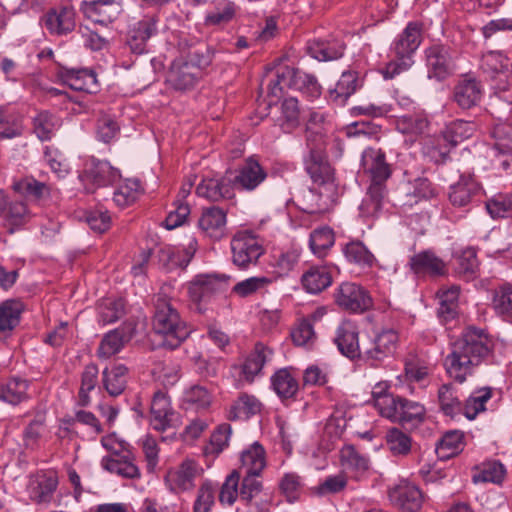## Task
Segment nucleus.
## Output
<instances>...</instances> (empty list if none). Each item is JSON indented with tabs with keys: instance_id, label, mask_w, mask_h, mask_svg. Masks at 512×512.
<instances>
[{
	"instance_id": "f257e3e1",
	"label": "nucleus",
	"mask_w": 512,
	"mask_h": 512,
	"mask_svg": "<svg viewBox=\"0 0 512 512\" xmlns=\"http://www.w3.org/2000/svg\"><path fill=\"white\" fill-rule=\"evenodd\" d=\"M493 349V340L484 329L468 326L450 345L444 359L446 373L456 382L464 383L477 367L488 361Z\"/></svg>"
},
{
	"instance_id": "f03ea898",
	"label": "nucleus",
	"mask_w": 512,
	"mask_h": 512,
	"mask_svg": "<svg viewBox=\"0 0 512 512\" xmlns=\"http://www.w3.org/2000/svg\"><path fill=\"white\" fill-rule=\"evenodd\" d=\"M180 55L171 63L167 72V84L178 91L194 87L201 77V71L211 62L213 53L204 44H188L186 40L179 42Z\"/></svg>"
},
{
	"instance_id": "7ed1b4c3",
	"label": "nucleus",
	"mask_w": 512,
	"mask_h": 512,
	"mask_svg": "<svg viewBox=\"0 0 512 512\" xmlns=\"http://www.w3.org/2000/svg\"><path fill=\"white\" fill-rule=\"evenodd\" d=\"M361 166L369 177L370 185L360 205L361 213L367 217L376 216L382 209L387 196L386 182L392 171L381 149L368 147L361 157Z\"/></svg>"
},
{
	"instance_id": "20e7f679",
	"label": "nucleus",
	"mask_w": 512,
	"mask_h": 512,
	"mask_svg": "<svg viewBox=\"0 0 512 512\" xmlns=\"http://www.w3.org/2000/svg\"><path fill=\"white\" fill-rule=\"evenodd\" d=\"M489 109L491 114L501 123L495 125L492 131L494 138V151L499 156L510 157L512 155V127L506 121L512 115V89L496 87V91L490 98ZM502 167L506 170L510 163L508 158L501 161Z\"/></svg>"
},
{
	"instance_id": "39448f33",
	"label": "nucleus",
	"mask_w": 512,
	"mask_h": 512,
	"mask_svg": "<svg viewBox=\"0 0 512 512\" xmlns=\"http://www.w3.org/2000/svg\"><path fill=\"white\" fill-rule=\"evenodd\" d=\"M153 331L162 337V346L175 349L189 336L190 330L170 299L159 296L155 302Z\"/></svg>"
},
{
	"instance_id": "423d86ee",
	"label": "nucleus",
	"mask_w": 512,
	"mask_h": 512,
	"mask_svg": "<svg viewBox=\"0 0 512 512\" xmlns=\"http://www.w3.org/2000/svg\"><path fill=\"white\" fill-rule=\"evenodd\" d=\"M423 24L412 21L395 38L392 50L398 61H391L386 67V75L390 78L407 70L413 63L411 56L415 53L422 42Z\"/></svg>"
},
{
	"instance_id": "0eeeda50",
	"label": "nucleus",
	"mask_w": 512,
	"mask_h": 512,
	"mask_svg": "<svg viewBox=\"0 0 512 512\" xmlns=\"http://www.w3.org/2000/svg\"><path fill=\"white\" fill-rule=\"evenodd\" d=\"M284 88L298 90L310 97L321 94V86L314 75L290 66H280L276 70L275 79L268 84V94L278 98Z\"/></svg>"
},
{
	"instance_id": "6e6552de",
	"label": "nucleus",
	"mask_w": 512,
	"mask_h": 512,
	"mask_svg": "<svg viewBox=\"0 0 512 512\" xmlns=\"http://www.w3.org/2000/svg\"><path fill=\"white\" fill-rule=\"evenodd\" d=\"M232 262L240 269L255 265L264 254L262 241L251 231H238L231 239Z\"/></svg>"
},
{
	"instance_id": "1a4fd4ad",
	"label": "nucleus",
	"mask_w": 512,
	"mask_h": 512,
	"mask_svg": "<svg viewBox=\"0 0 512 512\" xmlns=\"http://www.w3.org/2000/svg\"><path fill=\"white\" fill-rule=\"evenodd\" d=\"M224 282L215 275L201 274L195 276L188 284V294L195 309L204 313L208 304L224 288Z\"/></svg>"
},
{
	"instance_id": "9d476101",
	"label": "nucleus",
	"mask_w": 512,
	"mask_h": 512,
	"mask_svg": "<svg viewBox=\"0 0 512 512\" xmlns=\"http://www.w3.org/2000/svg\"><path fill=\"white\" fill-rule=\"evenodd\" d=\"M324 146L321 139L313 144L308 138L309 152L304 159L305 170L314 183L333 186L334 171L324 155Z\"/></svg>"
},
{
	"instance_id": "9b49d317",
	"label": "nucleus",
	"mask_w": 512,
	"mask_h": 512,
	"mask_svg": "<svg viewBox=\"0 0 512 512\" xmlns=\"http://www.w3.org/2000/svg\"><path fill=\"white\" fill-rule=\"evenodd\" d=\"M203 469L193 459L183 460L177 467L167 471L165 475V484L168 489L174 493L190 491L195 486V479L201 475Z\"/></svg>"
},
{
	"instance_id": "f8f14e48",
	"label": "nucleus",
	"mask_w": 512,
	"mask_h": 512,
	"mask_svg": "<svg viewBox=\"0 0 512 512\" xmlns=\"http://www.w3.org/2000/svg\"><path fill=\"white\" fill-rule=\"evenodd\" d=\"M398 343V334L394 329H383L373 338L362 341L363 358L382 361L392 355Z\"/></svg>"
},
{
	"instance_id": "ddd939ff",
	"label": "nucleus",
	"mask_w": 512,
	"mask_h": 512,
	"mask_svg": "<svg viewBox=\"0 0 512 512\" xmlns=\"http://www.w3.org/2000/svg\"><path fill=\"white\" fill-rule=\"evenodd\" d=\"M119 177L120 173L118 169L113 168L106 161L95 159L85 164V168L79 176L88 192H93L96 187L111 184Z\"/></svg>"
},
{
	"instance_id": "4468645a",
	"label": "nucleus",
	"mask_w": 512,
	"mask_h": 512,
	"mask_svg": "<svg viewBox=\"0 0 512 512\" xmlns=\"http://www.w3.org/2000/svg\"><path fill=\"white\" fill-rule=\"evenodd\" d=\"M335 301L341 308L351 312H364L372 306L368 292L352 282H344L338 287Z\"/></svg>"
},
{
	"instance_id": "2eb2a0df",
	"label": "nucleus",
	"mask_w": 512,
	"mask_h": 512,
	"mask_svg": "<svg viewBox=\"0 0 512 512\" xmlns=\"http://www.w3.org/2000/svg\"><path fill=\"white\" fill-rule=\"evenodd\" d=\"M59 485V476L54 470H41L30 476L27 491L31 500L38 504L50 503Z\"/></svg>"
},
{
	"instance_id": "dca6fc26",
	"label": "nucleus",
	"mask_w": 512,
	"mask_h": 512,
	"mask_svg": "<svg viewBox=\"0 0 512 512\" xmlns=\"http://www.w3.org/2000/svg\"><path fill=\"white\" fill-rule=\"evenodd\" d=\"M47 31L55 36L71 33L76 27V12L71 5H60L50 9L43 17Z\"/></svg>"
},
{
	"instance_id": "f3484780",
	"label": "nucleus",
	"mask_w": 512,
	"mask_h": 512,
	"mask_svg": "<svg viewBox=\"0 0 512 512\" xmlns=\"http://www.w3.org/2000/svg\"><path fill=\"white\" fill-rule=\"evenodd\" d=\"M428 77L438 81L446 79L453 72V61L449 49L443 45L435 44L425 51Z\"/></svg>"
},
{
	"instance_id": "a211bd4d",
	"label": "nucleus",
	"mask_w": 512,
	"mask_h": 512,
	"mask_svg": "<svg viewBox=\"0 0 512 512\" xmlns=\"http://www.w3.org/2000/svg\"><path fill=\"white\" fill-rule=\"evenodd\" d=\"M150 412V423L155 430L164 431L177 421V413L172 409L170 399L163 391L154 393Z\"/></svg>"
},
{
	"instance_id": "6ab92c4d",
	"label": "nucleus",
	"mask_w": 512,
	"mask_h": 512,
	"mask_svg": "<svg viewBox=\"0 0 512 512\" xmlns=\"http://www.w3.org/2000/svg\"><path fill=\"white\" fill-rule=\"evenodd\" d=\"M158 22L156 15H149L132 26L127 44L133 53L142 54L146 51L147 41L158 32Z\"/></svg>"
},
{
	"instance_id": "aec40b11",
	"label": "nucleus",
	"mask_w": 512,
	"mask_h": 512,
	"mask_svg": "<svg viewBox=\"0 0 512 512\" xmlns=\"http://www.w3.org/2000/svg\"><path fill=\"white\" fill-rule=\"evenodd\" d=\"M345 44L334 36L313 38L306 44L307 53L318 61H332L341 58L344 54Z\"/></svg>"
},
{
	"instance_id": "412c9836",
	"label": "nucleus",
	"mask_w": 512,
	"mask_h": 512,
	"mask_svg": "<svg viewBox=\"0 0 512 512\" xmlns=\"http://www.w3.org/2000/svg\"><path fill=\"white\" fill-rule=\"evenodd\" d=\"M391 503L407 512L418 511L423 503L422 492L408 482H401L389 491Z\"/></svg>"
},
{
	"instance_id": "4be33fe9",
	"label": "nucleus",
	"mask_w": 512,
	"mask_h": 512,
	"mask_svg": "<svg viewBox=\"0 0 512 512\" xmlns=\"http://www.w3.org/2000/svg\"><path fill=\"white\" fill-rule=\"evenodd\" d=\"M267 178L265 169L253 157H249L239 167L232 180L234 186L246 191L255 190Z\"/></svg>"
},
{
	"instance_id": "5701e85b",
	"label": "nucleus",
	"mask_w": 512,
	"mask_h": 512,
	"mask_svg": "<svg viewBox=\"0 0 512 512\" xmlns=\"http://www.w3.org/2000/svg\"><path fill=\"white\" fill-rule=\"evenodd\" d=\"M410 270L416 275L443 276L447 272L445 262L430 250L413 255L408 263Z\"/></svg>"
},
{
	"instance_id": "b1692460",
	"label": "nucleus",
	"mask_w": 512,
	"mask_h": 512,
	"mask_svg": "<svg viewBox=\"0 0 512 512\" xmlns=\"http://www.w3.org/2000/svg\"><path fill=\"white\" fill-rule=\"evenodd\" d=\"M83 13L91 21L107 25L114 21L120 13L118 0H94L85 2Z\"/></svg>"
},
{
	"instance_id": "393cba45",
	"label": "nucleus",
	"mask_w": 512,
	"mask_h": 512,
	"mask_svg": "<svg viewBox=\"0 0 512 512\" xmlns=\"http://www.w3.org/2000/svg\"><path fill=\"white\" fill-rule=\"evenodd\" d=\"M198 227L208 237L215 240L221 239L225 235V211L215 206L204 209L198 220Z\"/></svg>"
},
{
	"instance_id": "a878e982",
	"label": "nucleus",
	"mask_w": 512,
	"mask_h": 512,
	"mask_svg": "<svg viewBox=\"0 0 512 512\" xmlns=\"http://www.w3.org/2000/svg\"><path fill=\"white\" fill-rule=\"evenodd\" d=\"M196 193L210 201L230 199L234 195L233 183L232 180L225 177L205 178L198 184Z\"/></svg>"
},
{
	"instance_id": "bb28decb",
	"label": "nucleus",
	"mask_w": 512,
	"mask_h": 512,
	"mask_svg": "<svg viewBox=\"0 0 512 512\" xmlns=\"http://www.w3.org/2000/svg\"><path fill=\"white\" fill-rule=\"evenodd\" d=\"M335 343L346 357L350 359L363 357L362 342L359 343L357 329L352 323H344L337 329Z\"/></svg>"
},
{
	"instance_id": "cd10ccee",
	"label": "nucleus",
	"mask_w": 512,
	"mask_h": 512,
	"mask_svg": "<svg viewBox=\"0 0 512 512\" xmlns=\"http://www.w3.org/2000/svg\"><path fill=\"white\" fill-rule=\"evenodd\" d=\"M241 465L239 475L250 474L260 475L266 466V453L259 442H254L242 451L240 457Z\"/></svg>"
},
{
	"instance_id": "c85d7f7f",
	"label": "nucleus",
	"mask_w": 512,
	"mask_h": 512,
	"mask_svg": "<svg viewBox=\"0 0 512 512\" xmlns=\"http://www.w3.org/2000/svg\"><path fill=\"white\" fill-rule=\"evenodd\" d=\"M454 100L463 109L477 105L482 97V87L474 78H464L454 87Z\"/></svg>"
},
{
	"instance_id": "c756f323",
	"label": "nucleus",
	"mask_w": 512,
	"mask_h": 512,
	"mask_svg": "<svg viewBox=\"0 0 512 512\" xmlns=\"http://www.w3.org/2000/svg\"><path fill=\"white\" fill-rule=\"evenodd\" d=\"M131 338L132 331L124 327L106 333L97 349V356L101 359H109L120 352Z\"/></svg>"
},
{
	"instance_id": "7c9ffc66",
	"label": "nucleus",
	"mask_w": 512,
	"mask_h": 512,
	"mask_svg": "<svg viewBox=\"0 0 512 512\" xmlns=\"http://www.w3.org/2000/svg\"><path fill=\"white\" fill-rule=\"evenodd\" d=\"M101 463L105 470L121 477L134 479L140 476V471L128 450L119 453V456L104 457Z\"/></svg>"
},
{
	"instance_id": "2f4dec72",
	"label": "nucleus",
	"mask_w": 512,
	"mask_h": 512,
	"mask_svg": "<svg viewBox=\"0 0 512 512\" xmlns=\"http://www.w3.org/2000/svg\"><path fill=\"white\" fill-rule=\"evenodd\" d=\"M64 84L75 91L94 93L98 89L95 73L88 69H67L62 74Z\"/></svg>"
},
{
	"instance_id": "473e14b6",
	"label": "nucleus",
	"mask_w": 512,
	"mask_h": 512,
	"mask_svg": "<svg viewBox=\"0 0 512 512\" xmlns=\"http://www.w3.org/2000/svg\"><path fill=\"white\" fill-rule=\"evenodd\" d=\"M459 294L460 287L457 285H453L447 289H441L438 292L439 307L437 309V315L441 322L448 323L458 316Z\"/></svg>"
},
{
	"instance_id": "72a5a7b5",
	"label": "nucleus",
	"mask_w": 512,
	"mask_h": 512,
	"mask_svg": "<svg viewBox=\"0 0 512 512\" xmlns=\"http://www.w3.org/2000/svg\"><path fill=\"white\" fill-rule=\"evenodd\" d=\"M128 369L123 364L106 367L102 372V386L112 397L122 394L127 385Z\"/></svg>"
},
{
	"instance_id": "f704fd0d",
	"label": "nucleus",
	"mask_w": 512,
	"mask_h": 512,
	"mask_svg": "<svg viewBox=\"0 0 512 512\" xmlns=\"http://www.w3.org/2000/svg\"><path fill=\"white\" fill-rule=\"evenodd\" d=\"M273 352L262 343H257L242 365V373L246 380L253 381L266 362L270 361Z\"/></svg>"
},
{
	"instance_id": "c9c22d12",
	"label": "nucleus",
	"mask_w": 512,
	"mask_h": 512,
	"mask_svg": "<svg viewBox=\"0 0 512 512\" xmlns=\"http://www.w3.org/2000/svg\"><path fill=\"white\" fill-rule=\"evenodd\" d=\"M301 283L307 292L320 293L331 285V272L326 266H313L302 275Z\"/></svg>"
},
{
	"instance_id": "e433bc0d",
	"label": "nucleus",
	"mask_w": 512,
	"mask_h": 512,
	"mask_svg": "<svg viewBox=\"0 0 512 512\" xmlns=\"http://www.w3.org/2000/svg\"><path fill=\"white\" fill-rule=\"evenodd\" d=\"M425 407L419 402L402 398L398 404L397 416L394 422L403 426L415 427L423 422L425 418Z\"/></svg>"
},
{
	"instance_id": "4c0bfd02",
	"label": "nucleus",
	"mask_w": 512,
	"mask_h": 512,
	"mask_svg": "<svg viewBox=\"0 0 512 512\" xmlns=\"http://www.w3.org/2000/svg\"><path fill=\"white\" fill-rule=\"evenodd\" d=\"M477 126L474 122L465 120H454L448 123L441 132L442 140H446L450 147H456L461 142L474 135Z\"/></svg>"
},
{
	"instance_id": "58836bf2",
	"label": "nucleus",
	"mask_w": 512,
	"mask_h": 512,
	"mask_svg": "<svg viewBox=\"0 0 512 512\" xmlns=\"http://www.w3.org/2000/svg\"><path fill=\"white\" fill-rule=\"evenodd\" d=\"M437 396L440 411L444 415L454 418L461 412L464 413V404L460 401L457 389L452 383L442 384Z\"/></svg>"
},
{
	"instance_id": "ea45409f",
	"label": "nucleus",
	"mask_w": 512,
	"mask_h": 512,
	"mask_svg": "<svg viewBox=\"0 0 512 512\" xmlns=\"http://www.w3.org/2000/svg\"><path fill=\"white\" fill-rule=\"evenodd\" d=\"M506 476L505 466L498 460H489L474 468L472 481L478 483L501 484Z\"/></svg>"
},
{
	"instance_id": "a19ab883",
	"label": "nucleus",
	"mask_w": 512,
	"mask_h": 512,
	"mask_svg": "<svg viewBox=\"0 0 512 512\" xmlns=\"http://www.w3.org/2000/svg\"><path fill=\"white\" fill-rule=\"evenodd\" d=\"M271 385L281 399H291L298 391V381L287 368L276 371L271 377Z\"/></svg>"
},
{
	"instance_id": "79ce46f5",
	"label": "nucleus",
	"mask_w": 512,
	"mask_h": 512,
	"mask_svg": "<svg viewBox=\"0 0 512 512\" xmlns=\"http://www.w3.org/2000/svg\"><path fill=\"white\" fill-rule=\"evenodd\" d=\"M31 218L32 213L23 201H9L3 216L6 225L9 226L10 233L28 223Z\"/></svg>"
},
{
	"instance_id": "37998d69",
	"label": "nucleus",
	"mask_w": 512,
	"mask_h": 512,
	"mask_svg": "<svg viewBox=\"0 0 512 512\" xmlns=\"http://www.w3.org/2000/svg\"><path fill=\"white\" fill-rule=\"evenodd\" d=\"M142 192L143 190L138 180L127 179L114 191L113 201L118 207L125 208L135 203Z\"/></svg>"
},
{
	"instance_id": "c03bdc74",
	"label": "nucleus",
	"mask_w": 512,
	"mask_h": 512,
	"mask_svg": "<svg viewBox=\"0 0 512 512\" xmlns=\"http://www.w3.org/2000/svg\"><path fill=\"white\" fill-rule=\"evenodd\" d=\"M478 192V185L472 179H461L450 187L449 200L454 206H467Z\"/></svg>"
},
{
	"instance_id": "a18cd8bd",
	"label": "nucleus",
	"mask_w": 512,
	"mask_h": 512,
	"mask_svg": "<svg viewBox=\"0 0 512 512\" xmlns=\"http://www.w3.org/2000/svg\"><path fill=\"white\" fill-rule=\"evenodd\" d=\"M23 305L16 300H7L0 304V333L13 330L20 321Z\"/></svg>"
},
{
	"instance_id": "49530a36",
	"label": "nucleus",
	"mask_w": 512,
	"mask_h": 512,
	"mask_svg": "<svg viewBox=\"0 0 512 512\" xmlns=\"http://www.w3.org/2000/svg\"><path fill=\"white\" fill-rule=\"evenodd\" d=\"M493 389L482 387L471 393L464 403V415L473 420L480 413L485 411L486 403L492 398Z\"/></svg>"
},
{
	"instance_id": "de8ad7c7",
	"label": "nucleus",
	"mask_w": 512,
	"mask_h": 512,
	"mask_svg": "<svg viewBox=\"0 0 512 512\" xmlns=\"http://www.w3.org/2000/svg\"><path fill=\"white\" fill-rule=\"evenodd\" d=\"M12 188L15 192L26 197L34 198L38 201L43 200L50 195V187L33 177H25L15 182Z\"/></svg>"
},
{
	"instance_id": "09e8293b",
	"label": "nucleus",
	"mask_w": 512,
	"mask_h": 512,
	"mask_svg": "<svg viewBox=\"0 0 512 512\" xmlns=\"http://www.w3.org/2000/svg\"><path fill=\"white\" fill-rule=\"evenodd\" d=\"M481 67L492 77L503 75L506 78L509 73L510 61L499 51H489L483 55Z\"/></svg>"
},
{
	"instance_id": "8fccbe9b",
	"label": "nucleus",
	"mask_w": 512,
	"mask_h": 512,
	"mask_svg": "<svg viewBox=\"0 0 512 512\" xmlns=\"http://www.w3.org/2000/svg\"><path fill=\"white\" fill-rule=\"evenodd\" d=\"M300 124V110L298 100L294 97L286 98L281 107L280 127L285 133L292 132Z\"/></svg>"
},
{
	"instance_id": "3c124183",
	"label": "nucleus",
	"mask_w": 512,
	"mask_h": 512,
	"mask_svg": "<svg viewBox=\"0 0 512 512\" xmlns=\"http://www.w3.org/2000/svg\"><path fill=\"white\" fill-rule=\"evenodd\" d=\"M261 403L254 396L243 394L231 406L229 418L232 420L249 418L261 410Z\"/></svg>"
},
{
	"instance_id": "603ef678",
	"label": "nucleus",
	"mask_w": 512,
	"mask_h": 512,
	"mask_svg": "<svg viewBox=\"0 0 512 512\" xmlns=\"http://www.w3.org/2000/svg\"><path fill=\"white\" fill-rule=\"evenodd\" d=\"M385 438L387 446L394 456H406L410 453L412 439L400 429H389Z\"/></svg>"
},
{
	"instance_id": "864d4df0",
	"label": "nucleus",
	"mask_w": 512,
	"mask_h": 512,
	"mask_svg": "<svg viewBox=\"0 0 512 512\" xmlns=\"http://www.w3.org/2000/svg\"><path fill=\"white\" fill-rule=\"evenodd\" d=\"M346 259L360 266L371 267L375 260L374 255L360 241H351L343 248Z\"/></svg>"
},
{
	"instance_id": "5fc2aeb1",
	"label": "nucleus",
	"mask_w": 512,
	"mask_h": 512,
	"mask_svg": "<svg viewBox=\"0 0 512 512\" xmlns=\"http://www.w3.org/2000/svg\"><path fill=\"white\" fill-rule=\"evenodd\" d=\"M211 402V393L207 388L200 385L190 387L183 395V404L186 405L187 408L195 410L207 409Z\"/></svg>"
},
{
	"instance_id": "6e6d98bb",
	"label": "nucleus",
	"mask_w": 512,
	"mask_h": 512,
	"mask_svg": "<svg viewBox=\"0 0 512 512\" xmlns=\"http://www.w3.org/2000/svg\"><path fill=\"white\" fill-rule=\"evenodd\" d=\"M124 314V301L122 299H104L98 305L99 322L103 325L118 321Z\"/></svg>"
},
{
	"instance_id": "4d7b16f0",
	"label": "nucleus",
	"mask_w": 512,
	"mask_h": 512,
	"mask_svg": "<svg viewBox=\"0 0 512 512\" xmlns=\"http://www.w3.org/2000/svg\"><path fill=\"white\" fill-rule=\"evenodd\" d=\"M428 120L422 114H408L397 118L396 128L402 134L420 135L428 127Z\"/></svg>"
},
{
	"instance_id": "13d9d810",
	"label": "nucleus",
	"mask_w": 512,
	"mask_h": 512,
	"mask_svg": "<svg viewBox=\"0 0 512 512\" xmlns=\"http://www.w3.org/2000/svg\"><path fill=\"white\" fill-rule=\"evenodd\" d=\"M216 491V485L211 480H204L197 490L193 512H209L215 503Z\"/></svg>"
},
{
	"instance_id": "bf43d9fd",
	"label": "nucleus",
	"mask_w": 512,
	"mask_h": 512,
	"mask_svg": "<svg viewBox=\"0 0 512 512\" xmlns=\"http://www.w3.org/2000/svg\"><path fill=\"white\" fill-rule=\"evenodd\" d=\"M59 125V119L47 111L38 113L34 118V132L42 141L51 139Z\"/></svg>"
},
{
	"instance_id": "052dcab7",
	"label": "nucleus",
	"mask_w": 512,
	"mask_h": 512,
	"mask_svg": "<svg viewBox=\"0 0 512 512\" xmlns=\"http://www.w3.org/2000/svg\"><path fill=\"white\" fill-rule=\"evenodd\" d=\"M27 388L26 380L12 378L2 387L0 397L5 402L16 405L26 398Z\"/></svg>"
},
{
	"instance_id": "680f3d73",
	"label": "nucleus",
	"mask_w": 512,
	"mask_h": 512,
	"mask_svg": "<svg viewBox=\"0 0 512 512\" xmlns=\"http://www.w3.org/2000/svg\"><path fill=\"white\" fill-rule=\"evenodd\" d=\"M119 132L120 126L115 117L107 113H100L96 123L97 139L104 143H110Z\"/></svg>"
},
{
	"instance_id": "e2e57ef3",
	"label": "nucleus",
	"mask_w": 512,
	"mask_h": 512,
	"mask_svg": "<svg viewBox=\"0 0 512 512\" xmlns=\"http://www.w3.org/2000/svg\"><path fill=\"white\" fill-rule=\"evenodd\" d=\"M310 248L318 257H323L334 244V233L329 227L315 229L310 235Z\"/></svg>"
},
{
	"instance_id": "0e129e2a",
	"label": "nucleus",
	"mask_w": 512,
	"mask_h": 512,
	"mask_svg": "<svg viewBox=\"0 0 512 512\" xmlns=\"http://www.w3.org/2000/svg\"><path fill=\"white\" fill-rule=\"evenodd\" d=\"M45 430V416L43 414H38L24 429L23 441L25 447L29 449L38 448Z\"/></svg>"
},
{
	"instance_id": "69168bd1",
	"label": "nucleus",
	"mask_w": 512,
	"mask_h": 512,
	"mask_svg": "<svg viewBox=\"0 0 512 512\" xmlns=\"http://www.w3.org/2000/svg\"><path fill=\"white\" fill-rule=\"evenodd\" d=\"M232 434V427L228 423L219 425L210 436L209 445L205 447V454L219 455L227 446Z\"/></svg>"
},
{
	"instance_id": "338daca9",
	"label": "nucleus",
	"mask_w": 512,
	"mask_h": 512,
	"mask_svg": "<svg viewBox=\"0 0 512 512\" xmlns=\"http://www.w3.org/2000/svg\"><path fill=\"white\" fill-rule=\"evenodd\" d=\"M486 209L494 219L512 217V194H498L486 202Z\"/></svg>"
},
{
	"instance_id": "774afa93",
	"label": "nucleus",
	"mask_w": 512,
	"mask_h": 512,
	"mask_svg": "<svg viewBox=\"0 0 512 512\" xmlns=\"http://www.w3.org/2000/svg\"><path fill=\"white\" fill-rule=\"evenodd\" d=\"M357 89V77L352 72H343L334 90L330 92L331 98L341 103L345 102Z\"/></svg>"
}]
</instances>
